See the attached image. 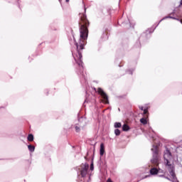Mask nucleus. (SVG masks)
Listing matches in <instances>:
<instances>
[{"label": "nucleus", "mask_w": 182, "mask_h": 182, "mask_svg": "<svg viewBox=\"0 0 182 182\" xmlns=\"http://www.w3.org/2000/svg\"><path fill=\"white\" fill-rule=\"evenodd\" d=\"M87 170H89V164H85L82 165V168L80 170L82 177L86 176L87 174Z\"/></svg>", "instance_id": "obj_2"}, {"label": "nucleus", "mask_w": 182, "mask_h": 182, "mask_svg": "<svg viewBox=\"0 0 182 182\" xmlns=\"http://www.w3.org/2000/svg\"><path fill=\"white\" fill-rule=\"evenodd\" d=\"M100 156H103L105 154V144H100Z\"/></svg>", "instance_id": "obj_6"}, {"label": "nucleus", "mask_w": 182, "mask_h": 182, "mask_svg": "<svg viewBox=\"0 0 182 182\" xmlns=\"http://www.w3.org/2000/svg\"><path fill=\"white\" fill-rule=\"evenodd\" d=\"M28 149L31 152L35 151V146H34L28 145Z\"/></svg>", "instance_id": "obj_8"}, {"label": "nucleus", "mask_w": 182, "mask_h": 182, "mask_svg": "<svg viewBox=\"0 0 182 182\" xmlns=\"http://www.w3.org/2000/svg\"><path fill=\"white\" fill-rule=\"evenodd\" d=\"M144 114H147V109H144Z\"/></svg>", "instance_id": "obj_14"}, {"label": "nucleus", "mask_w": 182, "mask_h": 182, "mask_svg": "<svg viewBox=\"0 0 182 182\" xmlns=\"http://www.w3.org/2000/svg\"><path fill=\"white\" fill-rule=\"evenodd\" d=\"M114 127L115 129H117L119 127H122V123L120 122H115Z\"/></svg>", "instance_id": "obj_9"}, {"label": "nucleus", "mask_w": 182, "mask_h": 182, "mask_svg": "<svg viewBox=\"0 0 182 182\" xmlns=\"http://www.w3.org/2000/svg\"><path fill=\"white\" fill-rule=\"evenodd\" d=\"M28 141H33V135L32 134H30L28 136Z\"/></svg>", "instance_id": "obj_10"}, {"label": "nucleus", "mask_w": 182, "mask_h": 182, "mask_svg": "<svg viewBox=\"0 0 182 182\" xmlns=\"http://www.w3.org/2000/svg\"><path fill=\"white\" fill-rule=\"evenodd\" d=\"M181 5H182V0L181 1Z\"/></svg>", "instance_id": "obj_22"}, {"label": "nucleus", "mask_w": 182, "mask_h": 182, "mask_svg": "<svg viewBox=\"0 0 182 182\" xmlns=\"http://www.w3.org/2000/svg\"><path fill=\"white\" fill-rule=\"evenodd\" d=\"M70 0H66V2H69Z\"/></svg>", "instance_id": "obj_21"}, {"label": "nucleus", "mask_w": 182, "mask_h": 182, "mask_svg": "<svg viewBox=\"0 0 182 182\" xmlns=\"http://www.w3.org/2000/svg\"><path fill=\"white\" fill-rule=\"evenodd\" d=\"M98 93L102 96V97L104 99L105 103H109V98L107 97V95H106V92L102 90V88H98L97 90Z\"/></svg>", "instance_id": "obj_3"}, {"label": "nucleus", "mask_w": 182, "mask_h": 182, "mask_svg": "<svg viewBox=\"0 0 182 182\" xmlns=\"http://www.w3.org/2000/svg\"><path fill=\"white\" fill-rule=\"evenodd\" d=\"M80 40L79 43H75L77 48V55L73 54V56L79 66H82L83 65V62H82V53H80L79 50L85 49L84 47L86 45V40L89 36V30H87V26H89V21L86 18V15L81 14H80Z\"/></svg>", "instance_id": "obj_1"}, {"label": "nucleus", "mask_w": 182, "mask_h": 182, "mask_svg": "<svg viewBox=\"0 0 182 182\" xmlns=\"http://www.w3.org/2000/svg\"><path fill=\"white\" fill-rule=\"evenodd\" d=\"M141 123H142V124H147V119H146L145 118H142L140 119Z\"/></svg>", "instance_id": "obj_11"}, {"label": "nucleus", "mask_w": 182, "mask_h": 182, "mask_svg": "<svg viewBox=\"0 0 182 182\" xmlns=\"http://www.w3.org/2000/svg\"><path fill=\"white\" fill-rule=\"evenodd\" d=\"M122 130H123V132H129L130 130V127H129V125H127V124H124L122 126Z\"/></svg>", "instance_id": "obj_7"}, {"label": "nucleus", "mask_w": 182, "mask_h": 182, "mask_svg": "<svg viewBox=\"0 0 182 182\" xmlns=\"http://www.w3.org/2000/svg\"><path fill=\"white\" fill-rule=\"evenodd\" d=\"M139 109H140L141 110H143V107H139Z\"/></svg>", "instance_id": "obj_16"}, {"label": "nucleus", "mask_w": 182, "mask_h": 182, "mask_svg": "<svg viewBox=\"0 0 182 182\" xmlns=\"http://www.w3.org/2000/svg\"><path fill=\"white\" fill-rule=\"evenodd\" d=\"M74 41L75 42V43H79V41L78 42H76V40H74Z\"/></svg>", "instance_id": "obj_19"}, {"label": "nucleus", "mask_w": 182, "mask_h": 182, "mask_svg": "<svg viewBox=\"0 0 182 182\" xmlns=\"http://www.w3.org/2000/svg\"><path fill=\"white\" fill-rule=\"evenodd\" d=\"M150 173L151 174V176H156V174L159 173V170L156 168H152L150 170Z\"/></svg>", "instance_id": "obj_5"}, {"label": "nucleus", "mask_w": 182, "mask_h": 182, "mask_svg": "<svg viewBox=\"0 0 182 182\" xmlns=\"http://www.w3.org/2000/svg\"><path fill=\"white\" fill-rule=\"evenodd\" d=\"M165 178H166L167 180H170L168 177H165Z\"/></svg>", "instance_id": "obj_18"}, {"label": "nucleus", "mask_w": 182, "mask_h": 182, "mask_svg": "<svg viewBox=\"0 0 182 182\" xmlns=\"http://www.w3.org/2000/svg\"><path fill=\"white\" fill-rule=\"evenodd\" d=\"M74 41L75 42V43H79V41L78 42H76V40H74Z\"/></svg>", "instance_id": "obj_20"}, {"label": "nucleus", "mask_w": 182, "mask_h": 182, "mask_svg": "<svg viewBox=\"0 0 182 182\" xmlns=\"http://www.w3.org/2000/svg\"><path fill=\"white\" fill-rule=\"evenodd\" d=\"M159 177H164V175H160Z\"/></svg>", "instance_id": "obj_17"}, {"label": "nucleus", "mask_w": 182, "mask_h": 182, "mask_svg": "<svg viewBox=\"0 0 182 182\" xmlns=\"http://www.w3.org/2000/svg\"><path fill=\"white\" fill-rule=\"evenodd\" d=\"M93 164H91V165H90V170H92V171H93Z\"/></svg>", "instance_id": "obj_13"}, {"label": "nucleus", "mask_w": 182, "mask_h": 182, "mask_svg": "<svg viewBox=\"0 0 182 182\" xmlns=\"http://www.w3.org/2000/svg\"><path fill=\"white\" fill-rule=\"evenodd\" d=\"M114 134H116V136H120V131L117 129L114 130Z\"/></svg>", "instance_id": "obj_12"}, {"label": "nucleus", "mask_w": 182, "mask_h": 182, "mask_svg": "<svg viewBox=\"0 0 182 182\" xmlns=\"http://www.w3.org/2000/svg\"><path fill=\"white\" fill-rule=\"evenodd\" d=\"M151 163L154 164H157L159 163V157L157 156V151L154 153V158L151 160Z\"/></svg>", "instance_id": "obj_4"}, {"label": "nucleus", "mask_w": 182, "mask_h": 182, "mask_svg": "<svg viewBox=\"0 0 182 182\" xmlns=\"http://www.w3.org/2000/svg\"><path fill=\"white\" fill-rule=\"evenodd\" d=\"M75 130H76L77 132H79V127H75Z\"/></svg>", "instance_id": "obj_15"}]
</instances>
